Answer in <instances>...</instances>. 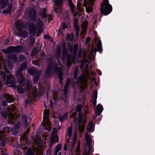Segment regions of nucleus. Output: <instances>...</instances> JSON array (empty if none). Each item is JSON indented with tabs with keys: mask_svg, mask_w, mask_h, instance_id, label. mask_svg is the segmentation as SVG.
<instances>
[{
	"mask_svg": "<svg viewBox=\"0 0 155 155\" xmlns=\"http://www.w3.org/2000/svg\"><path fill=\"white\" fill-rule=\"evenodd\" d=\"M84 137L86 141L91 140L90 136L88 134H85Z\"/></svg>",
	"mask_w": 155,
	"mask_h": 155,
	"instance_id": "obj_48",
	"label": "nucleus"
},
{
	"mask_svg": "<svg viewBox=\"0 0 155 155\" xmlns=\"http://www.w3.org/2000/svg\"><path fill=\"white\" fill-rule=\"evenodd\" d=\"M40 76L39 73H37L33 78V81L35 83L37 82L38 81Z\"/></svg>",
	"mask_w": 155,
	"mask_h": 155,
	"instance_id": "obj_35",
	"label": "nucleus"
},
{
	"mask_svg": "<svg viewBox=\"0 0 155 155\" xmlns=\"http://www.w3.org/2000/svg\"><path fill=\"white\" fill-rule=\"evenodd\" d=\"M6 101L8 103L13 102L15 101V99L10 95L8 94L6 97Z\"/></svg>",
	"mask_w": 155,
	"mask_h": 155,
	"instance_id": "obj_24",
	"label": "nucleus"
},
{
	"mask_svg": "<svg viewBox=\"0 0 155 155\" xmlns=\"http://www.w3.org/2000/svg\"><path fill=\"white\" fill-rule=\"evenodd\" d=\"M67 54H62L61 57V60L62 61H64L66 58Z\"/></svg>",
	"mask_w": 155,
	"mask_h": 155,
	"instance_id": "obj_49",
	"label": "nucleus"
},
{
	"mask_svg": "<svg viewBox=\"0 0 155 155\" xmlns=\"http://www.w3.org/2000/svg\"><path fill=\"white\" fill-rule=\"evenodd\" d=\"M100 9L101 13L105 15L110 14L112 11V6L109 4L108 0H104Z\"/></svg>",
	"mask_w": 155,
	"mask_h": 155,
	"instance_id": "obj_3",
	"label": "nucleus"
},
{
	"mask_svg": "<svg viewBox=\"0 0 155 155\" xmlns=\"http://www.w3.org/2000/svg\"><path fill=\"white\" fill-rule=\"evenodd\" d=\"M0 75L4 81H5L6 78V74L4 71H1L0 73Z\"/></svg>",
	"mask_w": 155,
	"mask_h": 155,
	"instance_id": "obj_39",
	"label": "nucleus"
},
{
	"mask_svg": "<svg viewBox=\"0 0 155 155\" xmlns=\"http://www.w3.org/2000/svg\"><path fill=\"white\" fill-rule=\"evenodd\" d=\"M19 32V36L23 37L24 38H26L28 35V32L25 30L23 31H20Z\"/></svg>",
	"mask_w": 155,
	"mask_h": 155,
	"instance_id": "obj_25",
	"label": "nucleus"
},
{
	"mask_svg": "<svg viewBox=\"0 0 155 155\" xmlns=\"http://www.w3.org/2000/svg\"><path fill=\"white\" fill-rule=\"evenodd\" d=\"M12 5L11 3H9L7 8L3 10V13L5 14H8L9 13L12 12Z\"/></svg>",
	"mask_w": 155,
	"mask_h": 155,
	"instance_id": "obj_17",
	"label": "nucleus"
},
{
	"mask_svg": "<svg viewBox=\"0 0 155 155\" xmlns=\"http://www.w3.org/2000/svg\"><path fill=\"white\" fill-rule=\"evenodd\" d=\"M54 57L52 55L46 59L47 69L46 70L45 74L47 77H49L52 74L58 73L59 82L61 84L63 81V74L62 72L60 71L59 66L54 63Z\"/></svg>",
	"mask_w": 155,
	"mask_h": 155,
	"instance_id": "obj_1",
	"label": "nucleus"
},
{
	"mask_svg": "<svg viewBox=\"0 0 155 155\" xmlns=\"http://www.w3.org/2000/svg\"><path fill=\"white\" fill-rule=\"evenodd\" d=\"M72 83H74V80L73 79H71L70 78H67V81L65 83L64 87L69 88L71 84Z\"/></svg>",
	"mask_w": 155,
	"mask_h": 155,
	"instance_id": "obj_16",
	"label": "nucleus"
},
{
	"mask_svg": "<svg viewBox=\"0 0 155 155\" xmlns=\"http://www.w3.org/2000/svg\"><path fill=\"white\" fill-rule=\"evenodd\" d=\"M63 52L62 53L63 54H67L68 50L65 44H64L63 46Z\"/></svg>",
	"mask_w": 155,
	"mask_h": 155,
	"instance_id": "obj_40",
	"label": "nucleus"
},
{
	"mask_svg": "<svg viewBox=\"0 0 155 155\" xmlns=\"http://www.w3.org/2000/svg\"><path fill=\"white\" fill-rule=\"evenodd\" d=\"M17 89L18 93L20 94H23L25 92V89L22 88L21 86H18Z\"/></svg>",
	"mask_w": 155,
	"mask_h": 155,
	"instance_id": "obj_34",
	"label": "nucleus"
},
{
	"mask_svg": "<svg viewBox=\"0 0 155 155\" xmlns=\"http://www.w3.org/2000/svg\"><path fill=\"white\" fill-rule=\"evenodd\" d=\"M50 110H49L45 109L44 111V117H43L44 119H47L49 118L50 116Z\"/></svg>",
	"mask_w": 155,
	"mask_h": 155,
	"instance_id": "obj_23",
	"label": "nucleus"
},
{
	"mask_svg": "<svg viewBox=\"0 0 155 155\" xmlns=\"http://www.w3.org/2000/svg\"><path fill=\"white\" fill-rule=\"evenodd\" d=\"M92 103L94 106H95L97 104V90L94 91L92 93Z\"/></svg>",
	"mask_w": 155,
	"mask_h": 155,
	"instance_id": "obj_12",
	"label": "nucleus"
},
{
	"mask_svg": "<svg viewBox=\"0 0 155 155\" xmlns=\"http://www.w3.org/2000/svg\"><path fill=\"white\" fill-rule=\"evenodd\" d=\"M68 2L71 12L74 13L76 11L75 5H74L72 0H68Z\"/></svg>",
	"mask_w": 155,
	"mask_h": 155,
	"instance_id": "obj_15",
	"label": "nucleus"
},
{
	"mask_svg": "<svg viewBox=\"0 0 155 155\" xmlns=\"http://www.w3.org/2000/svg\"><path fill=\"white\" fill-rule=\"evenodd\" d=\"M71 143V148L72 150H74L75 149V148L76 147V144L74 143Z\"/></svg>",
	"mask_w": 155,
	"mask_h": 155,
	"instance_id": "obj_54",
	"label": "nucleus"
},
{
	"mask_svg": "<svg viewBox=\"0 0 155 155\" xmlns=\"http://www.w3.org/2000/svg\"><path fill=\"white\" fill-rule=\"evenodd\" d=\"M86 141V143L87 145L88 146L89 148H91L92 147V141L90 140H87Z\"/></svg>",
	"mask_w": 155,
	"mask_h": 155,
	"instance_id": "obj_44",
	"label": "nucleus"
},
{
	"mask_svg": "<svg viewBox=\"0 0 155 155\" xmlns=\"http://www.w3.org/2000/svg\"><path fill=\"white\" fill-rule=\"evenodd\" d=\"M19 59L20 60L24 59H25L24 56L23 55H21L19 58Z\"/></svg>",
	"mask_w": 155,
	"mask_h": 155,
	"instance_id": "obj_59",
	"label": "nucleus"
},
{
	"mask_svg": "<svg viewBox=\"0 0 155 155\" xmlns=\"http://www.w3.org/2000/svg\"><path fill=\"white\" fill-rule=\"evenodd\" d=\"M61 144H59L56 145L55 147V155H57L58 152L61 149Z\"/></svg>",
	"mask_w": 155,
	"mask_h": 155,
	"instance_id": "obj_31",
	"label": "nucleus"
},
{
	"mask_svg": "<svg viewBox=\"0 0 155 155\" xmlns=\"http://www.w3.org/2000/svg\"><path fill=\"white\" fill-rule=\"evenodd\" d=\"M67 150V146L66 144H64V151H66Z\"/></svg>",
	"mask_w": 155,
	"mask_h": 155,
	"instance_id": "obj_61",
	"label": "nucleus"
},
{
	"mask_svg": "<svg viewBox=\"0 0 155 155\" xmlns=\"http://www.w3.org/2000/svg\"><path fill=\"white\" fill-rule=\"evenodd\" d=\"M72 134V127L71 126L68 129L67 134L69 138L71 137Z\"/></svg>",
	"mask_w": 155,
	"mask_h": 155,
	"instance_id": "obj_38",
	"label": "nucleus"
},
{
	"mask_svg": "<svg viewBox=\"0 0 155 155\" xmlns=\"http://www.w3.org/2000/svg\"><path fill=\"white\" fill-rule=\"evenodd\" d=\"M83 5L84 7L86 8V10L87 12L90 13L93 11L94 3H92L91 5H90L89 2L84 0V2L83 3Z\"/></svg>",
	"mask_w": 155,
	"mask_h": 155,
	"instance_id": "obj_5",
	"label": "nucleus"
},
{
	"mask_svg": "<svg viewBox=\"0 0 155 155\" xmlns=\"http://www.w3.org/2000/svg\"><path fill=\"white\" fill-rule=\"evenodd\" d=\"M94 83L95 84V85L97 86L98 85V82L96 81V79H95L94 81Z\"/></svg>",
	"mask_w": 155,
	"mask_h": 155,
	"instance_id": "obj_62",
	"label": "nucleus"
},
{
	"mask_svg": "<svg viewBox=\"0 0 155 155\" xmlns=\"http://www.w3.org/2000/svg\"><path fill=\"white\" fill-rule=\"evenodd\" d=\"M63 0H54L55 5L53 6L54 12L56 13H58V6H61L62 5Z\"/></svg>",
	"mask_w": 155,
	"mask_h": 155,
	"instance_id": "obj_8",
	"label": "nucleus"
},
{
	"mask_svg": "<svg viewBox=\"0 0 155 155\" xmlns=\"http://www.w3.org/2000/svg\"><path fill=\"white\" fill-rule=\"evenodd\" d=\"M9 43V40H7V39L6 40L5 42V44H8Z\"/></svg>",
	"mask_w": 155,
	"mask_h": 155,
	"instance_id": "obj_64",
	"label": "nucleus"
},
{
	"mask_svg": "<svg viewBox=\"0 0 155 155\" xmlns=\"http://www.w3.org/2000/svg\"><path fill=\"white\" fill-rule=\"evenodd\" d=\"M44 38L45 39H48L50 38L51 37L47 35H44Z\"/></svg>",
	"mask_w": 155,
	"mask_h": 155,
	"instance_id": "obj_58",
	"label": "nucleus"
},
{
	"mask_svg": "<svg viewBox=\"0 0 155 155\" xmlns=\"http://www.w3.org/2000/svg\"><path fill=\"white\" fill-rule=\"evenodd\" d=\"M21 123L19 121H18L17 123L15 124L14 126V130L15 131H17V130L19 129L20 128Z\"/></svg>",
	"mask_w": 155,
	"mask_h": 155,
	"instance_id": "obj_36",
	"label": "nucleus"
},
{
	"mask_svg": "<svg viewBox=\"0 0 155 155\" xmlns=\"http://www.w3.org/2000/svg\"><path fill=\"white\" fill-rule=\"evenodd\" d=\"M94 128V125L93 122L92 121H90L88 124V127L87 128V130L89 132H93L92 131Z\"/></svg>",
	"mask_w": 155,
	"mask_h": 155,
	"instance_id": "obj_21",
	"label": "nucleus"
},
{
	"mask_svg": "<svg viewBox=\"0 0 155 155\" xmlns=\"http://www.w3.org/2000/svg\"><path fill=\"white\" fill-rule=\"evenodd\" d=\"M1 114L2 116L6 120L7 119V115L6 114V111L5 110L1 112Z\"/></svg>",
	"mask_w": 155,
	"mask_h": 155,
	"instance_id": "obj_41",
	"label": "nucleus"
},
{
	"mask_svg": "<svg viewBox=\"0 0 155 155\" xmlns=\"http://www.w3.org/2000/svg\"><path fill=\"white\" fill-rule=\"evenodd\" d=\"M16 28L18 31L20 32L22 31V26L21 24L19 22H17L16 24Z\"/></svg>",
	"mask_w": 155,
	"mask_h": 155,
	"instance_id": "obj_30",
	"label": "nucleus"
},
{
	"mask_svg": "<svg viewBox=\"0 0 155 155\" xmlns=\"http://www.w3.org/2000/svg\"><path fill=\"white\" fill-rule=\"evenodd\" d=\"M77 141V137L76 136H74V137L73 138L72 141V142H71L72 143H75L76 144Z\"/></svg>",
	"mask_w": 155,
	"mask_h": 155,
	"instance_id": "obj_52",
	"label": "nucleus"
},
{
	"mask_svg": "<svg viewBox=\"0 0 155 155\" xmlns=\"http://www.w3.org/2000/svg\"><path fill=\"white\" fill-rule=\"evenodd\" d=\"M40 16L44 19L45 18H47L48 15L46 14V10L44 8L43 12H42L40 14Z\"/></svg>",
	"mask_w": 155,
	"mask_h": 155,
	"instance_id": "obj_27",
	"label": "nucleus"
},
{
	"mask_svg": "<svg viewBox=\"0 0 155 155\" xmlns=\"http://www.w3.org/2000/svg\"><path fill=\"white\" fill-rule=\"evenodd\" d=\"M50 140L48 141V147L51 149L54 144L57 141V138L55 135L51 134L50 137Z\"/></svg>",
	"mask_w": 155,
	"mask_h": 155,
	"instance_id": "obj_7",
	"label": "nucleus"
},
{
	"mask_svg": "<svg viewBox=\"0 0 155 155\" xmlns=\"http://www.w3.org/2000/svg\"><path fill=\"white\" fill-rule=\"evenodd\" d=\"M26 155H35L31 149L28 150L26 153Z\"/></svg>",
	"mask_w": 155,
	"mask_h": 155,
	"instance_id": "obj_45",
	"label": "nucleus"
},
{
	"mask_svg": "<svg viewBox=\"0 0 155 155\" xmlns=\"http://www.w3.org/2000/svg\"><path fill=\"white\" fill-rule=\"evenodd\" d=\"M97 51L100 53H101L102 51V43L101 41H98V44L97 45Z\"/></svg>",
	"mask_w": 155,
	"mask_h": 155,
	"instance_id": "obj_26",
	"label": "nucleus"
},
{
	"mask_svg": "<svg viewBox=\"0 0 155 155\" xmlns=\"http://www.w3.org/2000/svg\"><path fill=\"white\" fill-rule=\"evenodd\" d=\"M31 41L29 43V45L31 46H32L35 42V39L34 38H32L30 39Z\"/></svg>",
	"mask_w": 155,
	"mask_h": 155,
	"instance_id": "obj_43",
	"label": "nucleus"
},
{
	"mask_svg": "<svg viewBox=\"0 0 155 155\" xmlns=\"http://www.w3.org/2000/svg\"><path fill=\"white\" fill-rule=\"evenodd\" d=\"M37 23L38 25L40 26V27H41L43 25V22L40 19H38L37 20Z\"/></svg>",
	"mask_w": 155,
	"mask_h": 155,
	"instance_id": "obj_46",
	"label": "nucleus"
},
{
	"mask_svg": "<svg viewBox=\"0 0 155 155\" xmlns=\"http://www.w3.org/2000/svg\"><path fill=\"white\" fill-rule=\"evenodd\" d=\"M29 15L31 18V20L33 21H35L36 19V10L34 8L30 9L29 11Z\"/></svg>",
	"mask_w": 155,
	"mask_h": 155,
	"instance_id": "obj_6",
	"label": "nucleus"
},
{
	"mask_svg": "<svg viewBox=\"0 0 155 155\" xmlns=\"http://www.w3.org/2000/svg\"><path fill=\"white\" fill-rule=\"evenodd\" d=\"M7 80L6 81V83L7 84H10L12 83V77L11 75L10 74H9L6 77Z\"/></svg>",
	"mask_w": 155,
	"mask_h": 155,
	"instance_id": "obj_29",
	"label": "nucleus"
},
{
	"mask_svg": "<svg viewBox=\"0 0 155 155\" xmlns=\"http://www.w3.org/2000/svg\"><path fill=\"white\" fill-rule=\"evenodd\" d=\"M83 116L82 115H79L78 118L77 124L78 125H79L82 123Z\"/></svg>",
	"mask_w": 155,
	"mask_h": 155,
	"instance_id": "obj_37",
	"label": "nucleus"
},
{
	"mask_svg": "<svg viewBox=\"0 0 155 155\" xmlns=\"http://www.w3.org/2000/svg\"><path fill=\"white\" fill-rule=\"evenodd\" d=\"M68 27L67 25L64 22L62 24V26L61 28L63 30H64L65 29L67 28Z\"/></svg>",
	"mask_w": 155,
	"mask_h": 155,
	"instance_id": "obj_51",
	"label": "nucleus"
},
{
	"mask_svg": "<svg viewBox=\"0 0 155 155\" xmlns=\"http://www.w3.org/2000/svg\"><path fill=\"white\" fill-rule=\"evenodd\" d=\"M28 27L30 34L35 33L36 31L35 25L33 22H28Z\"/></svg>",
	"mask_w": 155,
	"mask_h": 155,
	"instance_id": "obj_11",
	"label": "nucleus"
},
{
	"mask_svg": "<svg viewBox=\"0 0 155 155\" xmlns=\"http://www.w3.org/2000/svg\"><path fill=\"white\" fill-rule=\"evenodd\" d=\"M69 36H71L72 37V38H74V34L73 32H72L71 33V34H68L67 35V37H69Z\"/></svg>",
	"mask_w": 155,
	"mask_h": 155,
	"instance_id": "obj_55",
	"label": "nucleus"
},
{
	"mask_svg": "<svg viewBox=\"0 0 155 155\" xmlns=\"http://www.w3.org/2000/svg\"><path fill=\"white\" fill-rule=\"evenodd\" d=\"M73 23L75 29V35L78 38L79 36L80 27V26H78V21L76 19H74Z\"/></svg>",
	"mask_w": 155,
	"mask_h": 155,
	"instance_id": "obj_9",
	"label": "nucleus"
},
{
	"mask_svg": "<svg viewBox=\"0 0 155 155\" xmlns=\"http://www.w3.org/2000/svg\"><path fill=\"white\" fill-rule=\"evenodd\" d=\"M38 89L40 91L43 93H46L47 96H48L49 91V89L48 87L46 88L43 86L39 85L38 86Z\"/></svg>",
	"mask_w": 155,
	"mask_h": 155,
	"instance_id": "obj_14",
	"label": "nucleus"
},
{
	"mask_svg": "<svg viewBox=\"0 0 155 155\" xmlns=\"http://www.w3.org/2000/svg\"><path fill=\"white\" fill-rule=\"evenodd\" d=\"M68 113L67 112L64 113L63 116L59 117V120L61 122H63L64 120H67L68 117Z\"/></svg>",
	"mask_w": 155,
	"mask_h": 155,
	"instance_id": "obj_18",
	"label": "nucleus"
},
{
	"mask_svg": "<svg viewBox=\"0 0 155 155\" xmlns=\"http://www.w3.org/2000/svg\"><path fill=\"white\" fill-rule=\"evenodd\" d=\"M97 71L98 72L99 75H101L102 74L101 71L99 69H97Z\"/></svg>",
	"mask_w": 155,
	"mask_h": 155,
	"instance_id": "obj_60",
	"label": "nucleus"
},
{
	"mask_svg": "<svg viewBox=\"0 0 155 155\" xmlns=\"http://www.w3.org/2000/svg\"><path fill=\"white\" fill-rule=\"evenodd\" d=\"M68 48L71 53H73L74 54L76 55L78 49V44H74L73 47L72 45H68Z\"/></svg>",
	"mask_w": 155,
	"mask_h": 155,
	"instance_id": "obj_10",
	"label": "nucleus"
},
{
	"mask_svg": "<svg viewBox=\"0 0 155 155\" xmlns=\"http://www.w3.org/2000/svg\"><path fill=\"white\" fill-rule=\"evenodd\" d=\"M22 119L24 121V123L26 127H27L28 126V118L25 115H24L22 117Z\"/></svg>",
	"mask_w": 155,
	"mask_h": 155,
	"instance_id": "obj_33",
	"label": "nucleus"
},
{
	"mask_svg": "<svg viewBox=\"0 0 155 155\" xmlns=\"http://www.w3.org/2000/svg\"><path fill=\"white\" fill-rule=\"evenodd\" d=\"M2 105L4 107H6L8 105V104L6 101H2Z\"/></svg>",
	"mask_w": 155,
	"mask_h": 155,
	"instance_id": "obj_53",
	"label": "nucleus"
},
{
	"mask_svg": "<svg viewBox=\"0 0 155 155\" xmlns=\"http://www.w3.org/2000/svg\"><path fill=\"white\" fill-rule=\"evenodd\" d=\"M68 88H65L64 87V94L65 95L66 97H67V95L68 94Z\"/></svg>",
	"mask_w": 155,
	"mask_h": 155,
	"instance_id": "obj_47",
	"label": "nucleus"
},
{
	"mask_svg": "<svg viewBox=\"0 0 155 155\" xmlns=\"http://www.w3.org/2000/svg\"><path fill=\"white\" fill-rule=\"evenodd\" d=\"M61 100L64 104L65 107H68V102L66 97H65V98L62 97L61 98Z\"/></svg>",
	"mask_w": 155,
	"mask_h": 155,
	"instance_id": "obj_32",
	"label": "nucleus"
},
{
	"mask_svg": "<svg viewBox=\"0 0 155 155\" xmlns=\"http://www.w3.org/2000/svg\"><path fill=\"white\" fill-rule=\"evenodd\" d=\"M27 66V63L25 62H23L21 65L19 70L17 71L16 76L18 79V82L20 84L24 85L25 84V79L21 72L26 69Z\"/></svg>",
	"mask_w": 155,
	"mask_h": 155,
	"instance_id": "obj_2",
	"label": "nucleus"
},
{
	"mask_svg": "<svg viewBox=\"0 0 155 155\" xmlns=\"http://www.w3.org/2000/svg\"><path fill=\"white\" fill-rule=\"evenodd\" d=\"M78 72L79 68L78 66H76L75 67L74 71V79H77L78 77Z\"/></svg>",
	"mask_w": 155,
	"mask_h": 155,
	"instance_id": "obj_28",
	"label": "nucleus"
},
{
	"mask_svg": "<svg viewBox=\"0 0 155 155\" xmlns=\"http://www.w3.org/2000/svg\"><path fill=\"white\" fill-rule=\"evenodd\" d=\"M67 37L69 40H72L73 39V38H72V37L71 36H69V37Z\"/></svg>",
	"mask_w": 155,
	"mask_h": 155,
	"instance_id": "obj_63",
	"label": "nucleus"
},
{
	"mask_svg": "<svg viewBox=\"0 0 155 155\" xmlns=\"http://www.w3.org/2000/svg\"><path fill=\"white\" fill-rule=\"evenodd\" d=\"M76 111L77 112H79V113L80 114L81 113V110H82V107L80 105L77 106L76 108Z\"/></svg>",
	"mask_w": 155,
	"mask_h": 155,
	"instance_id": "obj_42",
	"label": "nucleus"
},
{
	"mask_svg": "<svg viewBox=\"0 0 155 155\" xmlns=\"http://www.w3.org/2000/svg\"><path fill=\"white\" fill-rule=\"evenodd\" d=\"M28 72V73L32 75H36L37 73H38V72L37 70L35 67L29 69Z\"/></svg>",
	"mask_w": 155,
	"mask_h": 155,
	"instance_id": "obj_20",
	"label": "nucleus"
},
{
	"mask_svg": "<svg viewBox=\"0 0 155 155\" xmlns=\"http://www.w3.org/2000/svg\"><path fill=\"white\" fill-rule=\"evenodd\" d=\"M7 2L4 0H0V8L2 9L5 8L7 5Z\"/></svg>",
	"mask_w": 155,
	"mask_h": 155,
	"instance_id": "obj_22",
	"label": "nucleus"
},
{
	"mask_svg": "<svg viewBox=\"0 0 155 155\" xmlns=\"http://www.w3.org/2000/svg\"><path fill=\"white\" fill-rule=\"evenodd\" d=\"M103 110V106L101 104H99L97 106V110L95 111V114L96 116H100Z\"/></svg>",
	"mask_w": 155,
	"mask_h": 155,
	"instance_id": "obj_13",
	"label": "nucleus"
},
{
	"mask_svg": "<svg viewBox=\"0 0 155 155\" xmlns=\"http://www.w3.org/2000/svg\"><path fill=\"white\" fill-rule=\"evenodd\" d=\"M9 60L13 63L16 62L18 60V58L16 55L10 54L8 56Z\"/></svg>",
	"mask_w": 155,
	"mask_h": 155,
	"instance_id": "obj_19",
	"label": "nucleus"
},
{
	"mask_svg": "<svg viewBox=\"0 0 155 155\" xmlns=\"http://www.w3.org/2000/svg\"><path fill=\"white\" fill-rule=\"evenodd\" d=\"M79 129L82 131H83L84 128V125L83 124H79Z\"/></svg>",
	"mask_w": 155,
	"mask_h": 155,
	"instance_id": "obj_50",
	"label": "nucleus"
},
{
	"mask_svg": "<svg viewBox=\"0 0 155 155\" xmlns=\"http://www.w3.org/2000/svg\"><path fill=\"white\" fill-rule=\"evenodd\" d=\"M58 32L60 34L62 35L63 33V29L60 28L59 29Z\"/></svg>",
	"mask_w": 155,
	"mask_h": 155,
	"instance_id": "obj_57",
	"label": "nucleus"
},
{
	"mask_svg": "<svg viewBox=\"0 0 155 155\" xmlns=\"http://www.w3.org/2000/svg\"><path fill=\"white\" fill-rule=\"evenodd\" d=\"M22 49V46L21 45H18L17 46H11L8 47L7 50L3 49V51L6 54H10L11 52H21Z\"/></svg>",
	"mask_w": 155,
	"mask_h": 155,
	"instance_id": "obj_4",
	"label": "nucleus"
},
{
	"mask_svg": "<svg viewBox=\"0 0 155 155\" xmlns=\"http://www.w3.org/2000/svg\"><path fill=\"white\" fill-rule=\"evenodd\" d=\"M50 104L51 106V108H53V106H54V104L53 103V102L52 100H51L50 101Z\"/></svg>",
	"mask_w": 155,
	"mask_h": 155,
	"instance_id": "obj_56",
	"label": "nucleus"
}]
</instances>
